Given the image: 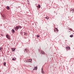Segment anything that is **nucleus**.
<instances>
[{
  "label": "nucleus",
  "instance_id": "nucleus-1",
  "mask_svg": "<svg viewBox=\"0 0 74 74\" xmlns=\"http://www.w3.org/2000/svg\"><path fill=\"white\" fill-rule=\"evenodd\" d=\"M21 28H22V26L20 25L14 27L15 29V30H18L19 29H21Z\"/></svg>",
  "mask_w": 74,
  "mask_h": 74
},
{
  "label": "nucleus",
  "instance_id": "nucleus-2",
  "mask_svg": "<svg viewBox=\"0 0 74 74\" xmlns=\"http://www.w3.org/2000/svg\"><path fill=\"white\" fill-rule=\"evenodd\" d=\"M56 31L58 32H59V30L58 28H56L54 30V32H56Z\"/></svg>",
  "mask_w": 74,
  "mask_h": 74
},
{
  "label": "nucleus",
  "instance_id": "nucleus-3",
  "mask_svg": "<svg viewBox=\"0 0 74 74\" xmlns=\"http://www.w3.org/2000/svg\"><path fill=\"white\" fill-rule=\"evenodd\" d=\"M6 37L7 38H8V39H10V36H9L8 35H6Z\"/></svg>",
  "mask_w": 74,
  "mask_h": 74
},
{
  "label": "nucleus",
  "instance_id": "nucleus-4",
  "mask_svg": "<svg viewBox=\"0 0 74 74\" xmlns=\"http://www.w3.org/2000/svg\"><path fill=\"white\" fill-rule=\"evenodd\" d=\"M36 7L37 8H41V6L40 5H36Z\"/></svg>",
  "mask_w": 74,
  "mask_h": 74
},
{
  "label": "nucleus",
  "instance_id": "nucleus-5",
  "mask_svg": "<svg viewBox=\"0 0 74 74\" xmlns=\"http://www.w3.org/2000/svg\"><path fill=\"white\" fill-rule=\"evenodd\" d=\"M66 49H70V47L69 46L66 47Z\"/></svg>",
  "mask_w": 74,
  "mask_h": 74
},
{
  "label": "nucleus",
  "instance_id": "nucleus-6",
  "mask_svg": "<svg viewBox=\"0 0 74 74\" xmlns=\"http://www.w3.org/2000/svg\"><path fill=\"white\" fill-rule=\"evenodd\" d=\"M41 53H42L43 55H44L45 53H44V52L43 51H41L40 52Z\"/></svg>",
  "mask_w": 74,
  "mask_h": 74
},
{
  "label": "nucleus",
  "instance_id": "nucleus-7",
  "mask_svg": "<svg viewBox=\"0 0 74 74\" xmlns=\"http://www.w3.org/2000/svg\"><path fill=\"white\" fill-rule=\"evenodd\" d=\"M12 52H14V51H15V49L12 48Z\"/></svg>",
  "mask_w": 74,
  "mask_h": 74
},
{
  "label": "nucleus",
  "instance_id": "nucleus-8",
  "mask_svg": "<svg viewBox=\"0 0 74 74\" xmlns=\"http://www.w3.org/2000/svg\"><path fill=\"white\" fill-rule=\"evenodd\" d=\"M6 8L7 10H10V7L9 6H7Z\"/></svg>",
  "mask_w": 74,
  "mask_h": 74
},
{
  "label": "nucleus",
  "instance_id": "nucleus-9",
  "mask_svg": "<svg viewBox=\"0 0 74 74\" xmlns=\"http://www.w3.org/2000/svg\"><path fill=\"white\" fill-rule=\"evenodd\" d=\"M25 50L26 51V52H28V51H29V50H28L27 49H25Z\"/></svg>",
  "mask_w": 74,
  "mask_h": 74
},
{
  "label": "nucleus",
  "instance_id": "nucleus-10",
  "mask_svg": "<svg viewBox=\"0 0 74 74\" xmlns=\"http://www.w3.org/2000/svg\"><path fill=\"white\" fill-rule=\"evenodd\" d=\"M1 15L2 16H3V17L4 18H5V15H4V14H3V15L1 14Z\"/></svg>",
  "mask_w": 74,
  "mask_h": 74
},
{
  "label": "nucleus",
  "instance_id": "nucleus-11",
  "mask_svg": "<svg viewBox=\"0 0 74 74\" xmlns=\"http://www.w3.org/2000/svg\"><path fill=\"white\" fill-rule=\"evenodd\" d=\"M37 69V67H34V68L33 69V70H36Z\"/></svg>",
  "mask_w": 74,
  "mask_h": 74
},
{
  "label": "nucleus",
  "instance_id": "nucleus-12",
  "mask_svg": "<svg viewBox=\"0 0 74 74\" xmlns=\"http://www.w3.org/2000/svg\"><path fill=\"white\" fill-rule=\"evenodd\" d=\"M12 33H15V30H14V29H12Z\"/></svg>",
  "mask_w": 74,
  "mask_h": 74
},
{
  "label": "nucleus",
  "instance_id": "nucleus-13",
  "mask_svg": "<svg viewBox=\"0 0 74 74\" xmlns=\"http://www.w3.org/2000/svg\"><path fill=\"white\" fill-rule=\"evenodd\" d=\"M23 33H24V35H25V36H26V35H27V33H25V32H23Z\"/></svg>",
  "mask_w": 74,
  "mask_h": 74
},
{
  "label": "nucleus",
  "instance_id": "nucleus-14",
  "mask_svg": "<svg viewBox=\"0 0 74 74\" xmlns=\"http://www.w3.org/2000/svg\"><path fill=\"white\" fill-rule=\"evenodd\" d=\"M16 58H13L12 59L13 60H16Z\"/></svg>",
  "mask_w": 74,
  "mask_h": 74
},
{
  "label": "nucleus",
  "instance_id": "nucleus-15",
  "mask_svg": "<svg viewBox=\"0 0 74 74\" xmlns=\"http://www.w3.org/2000/svg\"><path fill=\"white\" fill-rule=\"evenodd\" d=\"M70 37H73V35H71L70 36Z\"/></svg>",
  "mask_w": 74,
  "mask_h": 74
},
{
  "label": "nucleus",
  "instance_id": "nucleus-16",
  "mask_svg": "<svg viewBox=\"0 0 74 74\" xmlns=\"http://www.w3.org/2000/svg\"><path fill=\"white\" fill-rule=\"evenodd\" d=\"M20 33L21 35H23V32H21Z\"/></svg>",
  "mask_w": 74,
  "mask_h": 74
},
{
  "label": "nucleus",
  "instance_id": "nucleus-17",
  "mask_svg": "<svg viewBox=\"0 0 74 74\" xmlns=\"http://www.w3.org/2000/svg\"><path fill=\"white\" fill-rule=\"evenodd\" d=\"M46 19H49V17H46Z\"/></svg>",
  "mask_w": 74,
  "mask_h": 74
},
{
  "label": "nucleus",
  "instance_id": "nucleus-18",
  "mask_svg": "<svg viewBox=\"0 0 74 74\" xmlns=\"http://www.w3.org/2000/svg\"><path fill=\"white\" fill-rule=\"evenodd\" d=\"M36 36L38 38L40 37V36L39 35H37Z\"/></svg>",
  "mask_w": 74,
  "mask_h": 74
},
{
  "label": "nucleus",
  "instance_id": "nucleus-19",
  "mask_svg": "<svg viewBox=\"0 0 74 74\" xmlns=\"http://www.w3.org/2000/svg\"><path fill=\"white\" fill-rule=\"evenodd\" d=\"M42 74H44V72L43 71H42Z\"/></svg>",
  "mask_w": 74,
  "mask_h": 74
},
{
  "label": "nucleus",
  "instance_id": "nucleus-20",
  "mask_svg": "<svg viewBox=\"0 0 74 74\" xmlns=\"http://www.w3.org/2000/svg\"><path fill=\"white\" fill-rule=\"evenodd\" d=\"M3 64H4V65H5V64H6V63H5V62H4V63H3Z\"/></svg>",
  "mask_w": 74,
  "mask_h": 74
},
{
  "label": "nucleus",
  "instance_id": "nucleus-21",
  "mask_svg": "<svg viewBox=\"0 0 74 74\" xmlns=\"http://www.w3.org/2000/svg\"><path fill=\"white\" fill-rule=\"evenodd\" d=\"M73 11V9H71V11Z\"/></svg>",
  "mask_w": 74,
  "mask_h": 74
},
{
  "label": "nucleus",
  "instance_id": "nucleus-22",
  "mask_svg": "<svg viewBox=\"0 0 74 74\" xmlns=\"http://www.w3.org/2000/svg\"><path fill=\"white\" fill-rule=\"evenodd\" d=\"M1 48H2V47H0V50H1Z\"/></svg>",
  "mask_w": 74,
  "mask_h": 74
},
{
  "label": "nucleus",
  "instance_id": "nucleus-23",
  "mask_svg": "<svg viewBox=\"0 0 74 74\" xmlns=\"http://www.w3.org/2000/svg\"><path fill=\"white\" fill-rule=\"evenodd\" d=\"M42 71H43V69H42Z\"/></svg>",
  "mask_w": 74,
  "mask_h": 74
},
{
  "label": "nucleus",
  "instance_id": "nucleus-24",
  "mask_svg": "<svg viewBox=\"0 0 74 74\" xmlns=\"http://www.w3.org/2000/svg\"><path fill=\"white\" fill-rule=\"evenodd\" d=\"M27 0V2H28L29 1V0Z\"/></svg>",
  "mask_w": 74,
  "mask_h": 74
},
{
  "label": "nucleus",
  "instance_id": "nucleus-25",
  "mask_svg": "<svg viewBox=\"0 0 74 74\" xmlns=\"http://www.w3.org/2000/svg\"><path fill=\"white\" fill-rule=\"evenodd\" d=\"M73 11H74V9H73Z\"/></svg>",
  "mask_w": 74,
  "mask_h": 74
},
{
  "label": "nucleus",
  "instance_id": "nucleus-26",
  "mask_svg": "<svg viewBox=\"0 0 74 74\" xmlns=\"http://www.w3.org/2000/svg\"><path fill=\"white\" fill-rule=\"evenodd\" d=\"M71 30H72V29H71Z\"/></svg>",
  "mask_w": 74,
  "mask_h": 74
},
{
  "label": "nucleus",
  "instance_id": "nucleus-27",
  "mask_svg": "<svg viewBox=\"0 0 74 74\" xmlns=\"http://www.w3.org/2000/svg\"><path fill=\"white\" fill-rule=\"evenodd\" d=\"M37 9H38V8Z\"/></svg>",
  "mask_w": 74,
  "mask_h": 74
},
{
  "label": "nucleus",
  "instance_id": "nucleus-28",
  "mask_svg": "<svg viewBox=\"0 0 74 74\" xmlns=\"http://www.w3.org/2000/svg\"><path fill=\"white\" fill-rule=\"evenodd\" d=\"M73 12V13L74 12Z\"/></svg>",
  "mask_w": 74,
  "mask_h": 74
},
{
  "label": "nucleus",
  "instance_id": "nucleus-29",
  "mask_svg": "<svg viewBox=\"0 0 74 74\" xmlns=\"http://www.w3.org/2000/svg\"><path fill=\"white\" fill-rule=\"evenodd\" d=\"M24 51L25 52V51Z\"/></svg>",
  "mask_w": 74,
  "mask_h": 74
}]
</instances>
